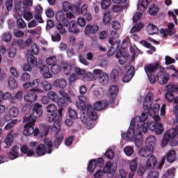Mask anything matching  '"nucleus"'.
Wrapping results in <instances>:
<instances>
[{"instance_id":"2eb2a0df","label":"nucleus","mask_w":178,"mask_h":178,"mask_svg":"<svg viewBox=\"0 0 178 178\" xmlns=\"http://www.w3.org/2000/svg\"><path fill=\"white\" fill-rule=\"evenodd\" d=\"M56 19L58 23H61L67 27L69 26V20L66 19V14L63 11H58L56 14Z\"/></svg>"},{"instance_id":"f704fd0d","label":"nucleus","mask_w":178,"mask_h":178,"mask_svg":"<svg viewBox=\"0 0 178 178\" xmlns=\"http://www.w3.org/2000/svg\"><path fill=\"white\" fill-rule=\"evenodd\" d=\"M23 99V91L19 90L15 95V97L10 100L11 104H17V101Z\"/></svg>"},{"instance_id":"58836bf2","label":"nucleus","mask_w":178,"mask_h":178,"mask_svg":"<svg viewBox=\"0 0 178 178\" xmlns=\"http://www.w3.org/2000/svg\"><path fill=\"white\" fill-rule=\"evenodd\" d=\"M111 37L109 38L108 42L111 44V45H113L115 44V40H118L119 38V33H118L116 31H111Z\"/></svg>"},{"instance_id":"6e6552de","label":"nucleus","mask_w":178,"mask_h":178,"mask_svg":"<svg viewBox=\"0 0 178 178\" xmlns=\"http://www.w3.org/2000/svg\"><path fill=\"white\" fill-rule=\"evenodd\" d=\"M44 144H40L35 149L36 155L43 156L45 154H51L52 152V141L49 139H44Z\"/></svg>"},{"instance_id":"20e7f679","label":"nucleus","mask_w":178,"mask_h":178,"mask_svg":"<svg viewBox=\"0 0 178 178\" xmlns=\"http://www.w3.org/2000/svg\"><path fill=\"white\" fill-rule=\"evenodd\" d=\"M161 109V106L159 104H154V108L152 111H154V114H150V122L147 124V129L152 131H154L156 134L159 135L163 133V125L161 124V118L158 115L159 110Z\"/></svg>"},{"instance_id":"09e8293b","label":"nucleus","mask_w":178,"mask_h":178,"mask_svg":"<svg viewBox=\"0 0 178 178\" xmlns=\"http://www.w3.org/2000/svg\"><path fill=\"white\" fill-rule=\"evenodd\" d=\"M95 168H98L97 166V160H92L90 161L89 165L88 166V172H90L92 173L94 170H95Z\"/></svg>"},{"instance_id":"a19ab883","label":"nucleus","mask_w":178,"mask_h":178,"mask_svg":"<svg viewBox=\"0 0 178 178\" xmlns=\"http://www.w3.org/2000/svg\"><path fill=\"white\" fill-rule=\"evenodd\" d=\"M56 62H58L56 56H52L46 59V63L49 66H54V65H56Z\"/></svg>"},{"instance_id":"c9c22d12","label":"nucleus","mask_w":178,"mask_h":178,"mask_svg":"<svg viewBox=\"0 0 178 178\" xmlns=\"http://www.w3.org/2000/svg\"><path fill=\"white\" fill-rule=\"evenodd\" d=\"M47 97L50 101L52 102H57L59 96L58 93L55 92L54 91H50L47 93Z\"/></svg>"},{"instance_id":"680f3d73","label":"nucleus","mask_w":178,"mask_h":178,"mask_svg":"<svg viewBox=\"0 0 178 178\" xmlns=\"http://www.w3.org/2000/svg\"><path fill=\"white\" fill-rule=\"evenodd\" d=\"M63 69L65 74H70V72H72V65L67 63H64L63 65Z\"/></svg>"},{"instance_id":"ea45409f","label":"nucleus","mask_w":178,"mask_h":178,"mask_svg":"<svg viewBox=\"0 0 178 178\" xmlns=\"http://www.w3.org/2000/svg\"><path fill=\"white\" fill-rule=\"evenodd\" d=\"M119 44H120V41L117 40L113 45H111V48L108 52L109 56H112L113 54H115V51L119 48Z\"/></svg>"},{"instance_id":"4468645a","label":"nucleus","mask_w":178,"mask_h":178,"mask_svg":"<svg viewBox=\"0 0 178 178\" xmlns=\"http://www.w3.org/2000/svg\"><path fill=\"white\" fill-rule=\"evenodd\" d=\"M115 58L118 60L120 65H124L127 62L129 58V54L124 51L118 50L115 54Z\"/></svg>"},{"instance_id":"774afa93","label":"nucleus","mask_w":178,"mask_h":178,"mask_svg":"<svg viewBox=\"0 0 178 178\" xmlns=\"http://www.w3.org/2000/svg\"><path fill=\"white\" fill-rule=\"evenodd\" d=\"M149 13L152 16H155V15L158 13V7H156L155 5L151 6V7L149 9Z\"/></svg>"},{"instance_id":"c85d7f7f","label":"nucleus","mask_w":178,"mask_h":178,"mask_svg":"<svg viewBox=\"0 0 178 178\" xmlns=\"http://www.w3.org/2000/svg\"><path fill=\"white\" fill-rule=\"evenodd\" d=\"M9 157L10 159H16V158H19V147H17V145H15L12 147Z\"/></svg>"},{"instance_id":"f03ea898","label":"nucleus","mask_w":178,"mask_h":178,"mask_svg":"<svg viewBox=\"0 0 178 178\" xmlns=\"http://www.w3.org/2000/svg\"><path fill=\"white\" fill-rule=\"evenodd\" d=\"M159 68V71L155 76L154 73H155ZM144 70L152 84H154L156 81H158L159 84H166L168 81H169V74L166 73V70L163 67H159V63H158L148 64L145 66Z\"/></svg>"},{"instance_id":"c03bdc74","label":"nucleus","mask_w":178,"mask_h":178,"mask_svg":"<svg viewBox=\"0 0 178 178\" xmlns=\"http://www.w3.org/2000/svg\"><path fill=\"white\" fill-rule=\"evenodd\" d=\"M17 26L18 29H26V27H27V24H26V22L22 18V16L17 18Z\"/></svg>"},{"instance_id":"cd10ccee","label":"nucleus","mask_w":178,"mask_h":178,"mask_svg":"<svg viewBox=\"0 0 178 178\" xmlns=\"http://www.w3.org/2000/svg\"><path fill=\"white\" fill-rule=\"evenodd\" d=\"M147 31L150 35H154V34H157V33H159V29H158V26L150 23L147 26Z\"/></svg>"},{"instance_id":"052dcab7","label":"nucleus","mask_w":178,"mask_h":178,"mask_svg":"<svg viewBox=\"0 0 178 178\" xmlns=\"http://www.w3.org/2000/svg\"><path fill=\"white\" fill-rule=\"evenodd\" d=\"M167 90L170 92H178V85L170 84L167 86Z\"/></svg>"},{"instance_id":"f8f14e48","label":"nucleus","mask_w":178,"mask_h":178,"mask_svg":"<svg viewBox=\"0 0 178 178\" xmlns=\"http://www.w3.org/2000/svg\"><path fill=\"white\" fill-rule=\"evenodd\" d=\"M33 5V0H17V8L19 12H26L27 6Z\"/></svg>"},{"instance_id":"412c9836","label":"nucleus","mask_w":178,"mask_h":178,"mask_svg":"<svg viewBox=\"0 0 178 178\" xmlns=\"http://www.w3.org/2000/svg\"><path fill=\"white\" fill-rule=\"evenodd\" d=\"M155 141H156V139L154 136H149L146 139V147L149 152L154 151V147H155Z\"/></svg>"},{"instance_id":"c756f323","label":"nucleus","mask_w":178,"mask_h":178,"mask_svg":"<svg viewBox=\"0 0 178 178\" xmlns=\"http://www.w3.org/2000/svg\"><path fill=\"white\" fill-rule=\"evenodd\" d=\"M27 33L31 34L33 37H36V38H40L42 33L41 26H37L35 29L28 30Z\"/></svg>"},{"instance_id":"4d7b16f0","label":"nucleus","mask_w":178,"mask_h":178,"mask_svg":"<svg viewBox=\"0 0 178 178\" xmlns=\"http://www.w3.org/2000/svg\"><path fill=\"white\" fill-rule=\"evenodd\" d=\"M42 88L44 91H51L52 90V84L49 81H44L42 83Z\"/></svg>"},{"instance_id":"f3484780","label":"nucleus","mask_w":178,"mask_h":178,"mask_svg":"<svg viewBox=\"0 0 178 178\" xmlns=\"http://www.w3.org/2000/svg\"><path fill=\"white\" fill-rule=\"evenodd\" d=\"M46 111L48 113H51L49 116V118H51V116H58V115H59V111H61V115H60V120H62V109L58 110V112L57 114H55V112H56V111H58V107L56 106V105H55L54 104H49L47 107H46Z\"/></svg>"},{"instance_id":"b1692460","label":"nucleus","mask_w":178,"mask_h":178,"mask_svg":"<svg viewBox=\"0 0 178 178\" xmlns=\"http://www.w3.org/2000/svg\"><path fill=\"white\" fill-rule=\"evenodd\" d=\"M68 31L70 33H73L75 35H77L80 33V30L77 29V24H76L75 21H71L68 22Z\"/></svg>"},{"instance_id":"13d9d810","label":"nucleus","mask_w":178,"mask_h":178,"mask_svg":"<svg viewBox=\"0 0 178 178\" xmlns=\"http://www.w3.org/2000/svg\"><path fill=\"white\" fill-rule=\"evenodd\" d=\"M114 165L115 164L111 163L110 161L107 162L103 170L104 173H109Z\"/></svg>"},{"instance_id":"39448f33","label":"nucleus","mask_w":178,"mask_h":178,"mask_svg":"<svg viewBox=\"0 0 178 178\" xmlns=\"http://www.w3.org/2000/svg\"><path fill=\"white\" fill-rule=\"evenodd\" d=\"M62 111H59V115L56 116L51 115L49 117V122L51 123H54L51 128L53 133L56 135V139L54 140V145L58 148L60 145L63 138H65V135L60 131V115Z\"/></svg>"},{"instance_id":"bb28decb","label":"nucleus","mask_w":178,"mask_h":178,"mask_svg":"<svg viewBox=\"0 0 178 178\" xmlns=\"http://www.w3.org/2000/svg\"><path fill=\"white\" fill-rule=\"evenodd\" d=\"M35 19L38 20L39 23H42V17H41L42 15V7L41 6L35 7Z\"/></svg>"},{"instance_id":"864d4df0","label":"nucleus","mask_w":178,"mask_h":178,"mask_svg":"<svg viewBox=\"0 0 178 178\" xmlns=\"http://www.w3.org/2000/svg\"><path fill=\"white\" fill-rule=\"evenodd\" d=\"M30 54H33V55H38L40 52V49L35 43H32L31 46V50H29Z\"/></svg>"},{"instance_id":"e2e57ef3","label":"nucleus","mask_w":178,"mask_h":178,"mask_svg":"<svg viewBox=\"0 0 178 178\" xmlns=\"http://www.w3.org/2000/svg\"><path fill=\"white\" fill-rule=\"evenodd\" d=\"M103 22L104 24H109L111 23V14L109 13H104Z\"/></svg>"},{"instance_id":"9d476101","label":"nucleus","mask_w":178,"mask_h":178,"mask_svg":"<svg viewBox=\"0 0 178 178\" xmlns=\"http://www.w3.org/2000/svg\"><path fill=\"white\" fill-rule=\"evenodd\" d=\"M154 101V95L152 93H148L144 98L143 104V108L147 110H149L148 113H151L153 112L155 113V111H153L155 108V105L152 107V102Z\"/></svg>"},{"instance_id":"a878e982","label":"nucleus","mask_w":178,"mask_h":178,"mask_svg":"<svg viewBox=\"0 0 178 178\" xmlns=\"http://www.w3.org/2000/svg\"><path fill=\"white\" fill-rule=\"evenodd\" d=\"M108 106V102L103 100L99 101L94 104V108L96 111H102V109H105Z\"/></svg>"},{"instance_id":"6e6d98bb","label":"nucleus","mask_w":178,"mask_h":178,"mask_svg":"<svg viewBox=\"0 0 178 178\" xmlns=\"http://www.w3.org/2000/svg\"><path fill=\"white\" fill-rule=\"evenodd\" d=\"M124 154L127 155V156H131L133 154H134V149L131 146H126L124 148Z\"/></svg>"},{"instance_id":"0eeeda50","label":"nucleus","mask_w":178,"mask_h":178,"mask_svg":"<svg viewBox=\"0 0 178 178\" xmlns=\"http://www.w3.org/2000/svg\"><path fill=\"white\" fill-rule=\"evenodd\" d=\"M149 119L151 120V115L148 117L147 113H143L141 116L136 115L134 118H133L131 121V126H137L136 127H141L143 133H147L148 131V124L145 123V120Z\"/></svg>"},{"instance_id":"aec40b11","label":"nucleus","mask_w":178,"mask_h":178,"mask_svg":"<svg viewBox=\"0 0 178 178\" xmlns=\"http://www.w3.org/2000/svg\"><path fill=\"white\" fill-rule=\"evenodd\" d=\"M156 156L151 154L150 156H148L147 161H146V165L145 168L147 169H154L155 168V165H156Z\"/></svg>"},{"instance_id":"f257e3e1","label":"nucleus","mask_w":178,"mask_h":178,"mask_svg":"<svg viewBox=\"0 0 178 178\" xmlns=\"http://www.w3.org/2000/svg\"><path fill=\"white\" fill-rule=\"evenodd\" d=\"M86 102H87V98L84 95H81L79 97L76 106L78 109L83 111V117L81 118V122L83 124H86V129L90 130L94 127V121L98 119V115H97V112H95L92 106L90 104L86 106Z\"/></svg>"},{"instance_id":"3c124183","label":"nucleus","mask_w":178,"mask_h":178,"mask_svg":"<svg viewBox=\"0 0 178 178\" xmlns=\"http://www.w3.org/2000/svg\"><path fill=\"white\" fill-rule=\"evenodd\" d=\"M138 165V161H137L136 159H134V160L131 161L129 162V169L131 171H134L137 170V166Z\"/></svg>"},{"instance_id":"8fccbe9b","label":"nucleus","mask_w":178,"mask_h":178,"mask_svg":"<svg viewBox=\"0 0 178 178\" xmlns=\"http://www.w3.org/2000/svg\"><path fill=\"white\" fill-rule=\"evenodd\" d=\"M9 115L11 118H16L19 115V108L13 106L9 110Z\"/></svg>"},{"instance_id":"5701e85b","label":"nucleus","mask_w":178,"mask_h":178,"mask_svg":"<svg viewBox=\"0 0 178 178\" xmlns=\"http://www.w3.org/2000/svg\"><path fill=\"white\" fill-rule=\"evenodd\" d=\"M37 94L34 91H31L24 96V99L26 102H35L37 101Z\"/></svg>"},{"instance_id":"7ed1b4c3","label":"nucleus","mask_w":178,"mask_h":178,"mask_svg":"<svg viewBox=\"0 0 178 178\" xmlns=\"http://www.w3.org/2000/svg\"><path fill=\"white\" fill-rule=\"evenodd\" d=\"M32 115H29L27 118H24L23 122L25 123L24 135L31 136V134H34L37 136L40 134V130L38 129H34V124L35 123V120L38 119L40 116L42 115L44 111H42V104L40 103H35L33 107Z\"/></svg>"},{"instance_id":"49530a36","label":"nucleus","mask_w":178,"mask_h":178,"mask_svg":"<svg viewBox=\"0 0 178 178\" xmlns=\"http://www.w3.org/2000/svg\"><path fill=\"white\" fill-rule=\"evenodd\" d=\"M21 152H23V154H26L27 156L34 155V150L29 149V147H27L26 145L21 147Z\"/></svg>"},{"instance_id":"6ab92c4d","label":"nucleus","mask_w":178,"mask_h":178,"mask_svg":"<svg viewBox=\"0 0 178 178\" xmlns=\"http://www.w3.org/2000/svg\"><path fill=\"white\" fill-rule=\"evenodd\" d=\"M31 91H34L35 92H38L41 94L42 92V90L40 88V86H41V80L40 79H35L31 82Z\"/></svg>"},{"instance_id":"4be33fe9","label":"nucleus","mask_w":178,"mask_h":178,"mask_svg":"<svg viewBox=\"0 0 178 178\" xmlns=\"http://www.w3.org/2000/svg\"><path fill=\"white\" fill-rule=\"evenodd\" d=\"M53 86L54 87H56V88L63 90V88H66L67 81L65 79H57L54 81Z\"/></svg>"},{"instance_id":"7c9ffc66","label":"nucleus","mask_w":178,"mask_h":178,"mask_svg":"<svg viewBox=\"0 0 178 178\" xmlns=\"http://www.w3.org/2000/svg\"><path fill=\"white\" fill-rule=\"evenodd\" d=\"M27 63L31 66H37V58L33 54H30V51H27Z\"/></svg>"},{"instance_id":"dca6fc26","label":"nucleus","mask_w":178,"mask_h":178,"mask_svg":"<svg viewBox=\"0 0 178 178\" xmlns=\"http://www.w3.org/2000/svg\"><path fill=\"white\" fill-rule=\"evenodd\" d=\"M99 30V26L97 24H88L85 27L84 34L85 35H89L90 34H97Z\"/></svg>"},{"instance_id":"ddd939ff","label":"nucleus","mask_w":178,"mask_h":178,"mask_svg":"<svg viewBox=\"0 0 178 178\" xmlns=\"http://www.w3.org/2000/svg\"><path fill=\"white\" fill-rule=\"evenodd\" d=\"M167 27L168 29H162L160 30V33L163 37H170V35H173V34L176 33V29H175V24L173 23H169Z\"/></svg>"},{"instance_id":"de8ad7c7","label":"nucleus","mask_w":178,"mask_h":178,"mask_svg":"<svg viewBox=\"0 0 178 178\" xmlns=\"http://www.w3.org/2000/svg\"><path fill=\"white\" fill-rule=\"evenodd\" d=\"M63 12L67 13L72 9L73 4L70 3L69 1H64L61 3Z\"/></svg>"},{"instance_id":"37998d69","label":"nucleus","mask_w":178,"mask_h":178,"mask_svg":"<svg viewBox=\"0 0 178 178\" xmlns=\"http://www.w3.org/2000/svg\"><path fill=\"white\" fill-rule=\"evenodd\" d=\"M144 27V24L139 22L136 24L130 31L131 33H137V31H141Z\"/></svg>"},{"instance_id":"5fc2aeb1","label":"nucleus","mask_w":178,"mask_h":178,"mask_svg":"<svg viewBox=\"0 0 178 178\" xmlns=\"http://www.w3.org/2000/svg\"><path fill=\"white\" fill-rule=\"evenodd\" d=\"M67 102H70V100H66V99H61L59 97L57 100V104L58 106H60L61 108H65V106H67Z\"/></svg>"},{"instance_id":"2f4dec72","label":"nucleus","mask_w":178,"mask_h":178,"mask_svg":"<svg viewBox=\"0 0 178 178\" xmlns=\"http://www.w3.org/2000/svg\"><path fill=\"white\" fill-rule=\"evenodd\" d=\"M176 152L175 150H170L166 155V159L170 163H173L176 161Z\"/></svg>"},{"instance_id":"72a5a7b5","label":"nucleus","mask_w":178,"mask_h":178,"mask_svg":"<svg viewBox=\"0 0 178 178\" xmlns=\"http://www.w3.org/2000/svg\"><path fill=\"white\" fill-rule=\"evenodd\" d=\"M150 2H151V0H143L141 3H138V10L143 12L144 9H147Z\"/></svg>"},{"instance_id":"338daca9","label":"nucleus","mask_w":178,"mask_h":178,"mask_svg":"<svg viewBox=\"0 0 178 178\" xmlns=\"http://www.w3.org/2000/svg\"><path fill=\"white\" fill-rule=\"evenodd\" d=\"M111 6V0H102L101 2L102 9H108Z\"/></svg>"},{"instance_id":"9b49d317","label":"nucleus","mask_w":178,"mask_h":178,"mask_svg":"<svg viewBox=\"0 0 178 178\" xmlns=\"http://www.w3.org/2000/svg\"><path fill=\"white\" fill-rule=\"evenodd\" d=\"M38 68L40 73L42 74L43 79H51L52 77V73H51V70L48 65L39 64Z\"/></svg>"},{"instance_id":"bf43d9fd","label":"nucleus","mask_w":178,"mask_h":178,"mask_svg":"<svg viewBox=\"0 0 178 178\" xmlns=\"http://www.w3.org/2000/svg\"><path fill=\"white\" fill-rule=\"evenodd\" d=\"M51 71L54 74H59V73H60V66L54 64V65H51Z\"/></svg>"},{"instance_id":"4c0bfd02","label":"nucleus","mask_w":178,"mask_h":178,"mask_svg":"<svg viewBox=\"0 0 178 178\" xmlns=\"http://www.w3.org/2000/svg\"><path fill=\"white\" fill-rule=\"evenodd\" d=\"M129 8V5H122V6H118L115 5L113 6L111 9L114 13H118V12H122L124 9H127Z\"/></svg>"},{"instance_id":"a18cd8bd","label":"nucleus","mask_w":178,"mask_h":178,"mask_svg":"<svg viewBox=\"0 0 178 178\" xmlns=\"http://www.w3.org/2000/svg\"><path fill=\"white\" fill-rule=\"evenodd\" d=\"M8 87L11 90H15V88H17V81L15 78L10 77L8 79Z\"/></svg>"},{"instance_id":"473e14b6","label":"nucleus","mask_w":178,"mask_h":178,"mask_svg":"<svg viewBox=\"0 0 178 178\" xmlns=\"http://www.w3.org/2000/svg\"><path fill=\"white\" fill-rule=\"evenodd\" d=\"M102 73H105L103 72L102 70L99 69H95L92 71V73H88V77H89V80L92 81L94 79H95V76H102Z\"/></svg>"},{"instance_id":"393cba45","label":"nucleus","mask_w":178,"mask_h":178,"mask_svg":"<svg viewBox=\"0 0 178 178\" xmlns=\"http://www.w3.org/2000/svg\"><path fill=\"white\" fill-rule=\"evenodd\" d=\"M98 80L101 86H106L109 81V75L106 72H103L102 75L98 76Z\"/></svg>"},{"instance_id":"e433bc0d","label":"nucleus","mask_w":178,"mask_h":178,"mask_svg":"<svg viewBox=\"0 0 178 178\" xmlns=\"http://www.w3.org/2000/svg\"><path fill=\"white\" fill-rule=\"evenodd\" d=\"M12 133H13V131H10L4 140L5 144L7 147H11L12 144H13V135H12Z\"/></svg>"},{"instance_id":"a211bd4d","label":"nucleus","mask_w":178,"mask_h":178,"mask_svg":"<svg viewBox=\"0 0 178 178\" xmlns=\"http://www.w3.org/2000/svg\"><path fill=\"white\" fill-rule=\"evenodd\" d=\"M134 74H136V69L134 66H131L127 70V74L122 78V81L124 83H129V81L133 79Z\"/></svg>"},{"instance_id":"603ef678","label":"nucleus","mask_w":178,"mask_h":178,"mask_svg":"<svg viewBox=\"0 0 178 178\" xmlns=\"http://www.w3.org/2000/svg\"><path fill=\"white\" fill-rule=\"evenodd\" d=\"M68 115L71 119H77L79 118L77 111L72 108H68Z\"/></svg>"},{"instance_id":"0e129e2a","label":"nucleus","mask_w":178,"mask_h":178,"mask_svg":"<svg viewBox=\"0 0 178 178\" xmlns=\"http://www.w3.org/2000/svg\"><path fill=\"white\" fill-rule=\"evenodd\" d=\"M0 97H1V98L4 100L13 99V98H12V94H10L9 92H5L3 94L1 91H0Z\"/></svg>"},{"instance_id":"423d86ee","label":"nucleus","mask_w":178,"mask_h":178,"mask_svg":"<svg viewBox=\"0 0 178 178\" xmlns=\"http://www.w3.org/2000/svg\"><path fill=\"white\" fill-rule=\"evenodd\" d=\"M127 138L130 141H135L136 147L143 145V128L138 127L136 125L130 124V127L127 132Z\"/></svg>"},{"instance_id":"69168bd1","label":"nucleus","mask_w":178,"mask_h":178,"mask_svg":"<svg viewBox=\"0 0 178 178\" xmlns=\"http://www.w3.org/2000/svg\"><path fill=\"white\" fill-rule=\"evenodd\" d=\"M23 16H24V19H25V20H27L28 22H30V20H31V19H33V13L27 10L24 12Z\"/></svg>"},{"instance_id":"1a4fd4ad","label":"nucleus","mask_w":178,"mask_h":178,"mask_svg":"<svg viewBox=\"0 0 178 178\" xmlns=\"http://www.w3.org/2000/svg\"><path fill=\"white\" fill-rule=\"evenodd\" d=\"M178 130L174 128L168 130L164 136L168 137L169 140H171V145L172 147H176L178 145Z\"/></svg>"},{"instance_id":"79ce46f5","label":"nucleus","mask_w":178,"mask_h":178,"mask_svg":"<svg viewBox=\"0 0 178 178\" xmlns=\"http://www.w3.org/2000/svg\"><path fill=\"white\" fill-rule=\"evenodd\" d=\"M150 152H152V151L149 152L147 146L145 147H142L139 149V155L140 156H143V158L149 156Z\"/></svg>"}]
</instances>
